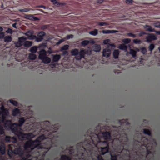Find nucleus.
I'll list each match as a JSON object with an SVG mask.
<instances>
[{"label": "nucleus", "instance_id": "63", "mask_svg": "<svg viewBox=\"0 0 160 160\" xmlns=\"http://www.w3.org/2000/svg\"><path fill=\"white\" fill-rule=\"evenodd\" d=\"M29 20L33 21H37L38 20H39V19H38V18L36 17H34L33 18H32L30 19Z\"/></svg>", "mask_w": 160, "mask_h": 160}, {"label": "nucleus", "instance_id": "9", "mask_svg": "<svg viewBox=\"0 0 160 160\" xmlns=\"http://www.w3.org/2000/svg\"><path fill=\"white\" fill-rule=\"evenodd\" d=\"M147 42H150L152 41L156 40L157 38L156 36L153 33H148L145 38Z\"/></svg>", "mask_w": 160, "mask_h": 160}, {"label": "nucleus", "instance_id": "62", "mask_svg": "<svg viewBox=\"0 0 160 160\" xmlns=\"http://www.w3.org/2000/svg\"><path fill=\"white\" fill-rule=\"evenodd\" d=\"M6 32L8 33L12 34V30L10 28H8V30H6Z\"/></svg>", "mask_w": 160, "mask_h": 160}, {"label": "nucleus", "instance_id": "5", "mask_svg": "<svg viewBox=\"0 0 160 160\" xmlns=\"http://www.w3.org/2000/svg\"><path fill=\"white\" fill-rule=\"evenodd\" d=\"M12 132L14 133L15 135L17 136L18 138L19 139L22 141L30 140L34 137V135L32 133H23L20 132L19 130Z\"/></svg>", "mask_w": 160, "mask_h": 160}, {"label": "nucleus", "instance_id": "37", "mask_svg": "<svg viewBox=\"0 0 160 160\" xmlns=\"http://www.w3.org/2000/svg\"><path fill=\"white\" fill-rule=\"evenodd\" d=\"M119 49L122 50H125L127 49V46L124 44H120L119 46Z\"/></svg>", "mask_w": 160, "mask_h": 160}, {"label": "nucleus", "instance_id": "58", "mask_svg": "<svg viewBox=\"0 0 160 160\" xmlns=\"http://www.w3.org/2000/svg\"><path fill=\"white\" fill-rule=\"evenodd\" d=\"M25 16H26V18L29 20L31 19L32 18L34 17L31 14L27 15H25Z\"/></svg>", "mask_w": 160, "mask_h": 160}, {"label": "nucleus", "instance_id": "10", "mask_svg": "<svg viewBox=\"0 0 160 160\" xmlns=\"http://www.w3.org/2000/svg\"><path fill=\"white\" fill-rule=\"evenodd\" d=\"M88 52V50L85 49H81L79 52V56L77 55L76 59L78 60H80L82 58H84L85 55Z\"/></svg>", "mask_w": 160, "mask_h": 160}, {"label": "nucleus", "instance_id": "20", "mask_svg": "<svg viewBox=\"0 0 160 160\" xmlns=\"http://www.w3.org/2000/svg\"><path fill=\"white\" fill-rule=\"evenodd\" d=\"M19 114H20V111L18 108H16L12 111V115L14 117L17 116Z\"/></svg>", "mask_w": 160, "mask_h": 160}, {"label": "nucleus", "instance_id": "12", "mask_svg": "<svg viewBox=\"0 0 160 160\" xmlns=\"http://www.w3.org/2000/svg\"><path fill=\"white\" fill-rule=\"evenodd\" d=\"M110 54V49L109 48H106L103 49L102 56L103 57H108Z\"/></svg>", "mask_w": 160, "mask_h": 160}, {"label": "nucleus", "instance_id": "23", "mask_svg": "<svg viewBox=\"0 0 160 160\" xmlns=\"http://www.w3.org/2000/svg\"><path fill=\"white\" fill-rule=\"evenodd\" d=\"M16 155H18L20 157H22L24 156V153L22 148H18V153Z\"/></svg>", "mask_w": 160, "mask_h": 160}, {"label": "nucleus", "instance_id": "50", "mask_svg": "<svg viewBox=\"0 0 160 160\" xmlns=\"http://www.w3.org/2000/svg\"><path fill=\"white\" fill-rule=\"evenodd\" d=\"M14 106H17L18 105V102L14 100H10L9 101Z\"/></svg>", "mask_w": 160, "mask_h": 160}, {"label": "nucleus", "instance_id": "25", "mask_svg": "<svg viewBox=\"0 0 160 160\" xmlns=\"http://www.w3.org/2000/svg\"><path fill=\"white\" fill-rule=\"evenodd\" d=\"M3 38H4V41L5 42H11L12 40L11 37L10 36H6Z\"/></svg>", "mask_w": 160, "mask_h": 160}, {"label": "nucleus", "instance_id": "26", "mask_svg": "<svg viewBox=\"0 0 160 160\" xmlns=\"http://www.w3.org/2000/svg\"><path fill=\"white\" fill-rule=\"evenodd\" d=\"M32 43L30 41H27L24 42L23 46L25 47L29 48L31 46Z\"/></svg>", "mask_w": 160, "mask_h": 160}, {"label": "nucleus", "instance_id": "38", "mask_svg": "<svg viewBox=\"0 0 160 160\" xmlns=\"http://www.w3.org/2000/svg\"><path fill=\"white\" fill-rule=\"evenodd\" d=\"M27 38L24 37H22L19 38L18 39V42H23L25 41Z\"/></svg>", "mask_w": 160, "mask_h": 160}, {"label": "nucleus", "instance_id": "39", "mask_svg": "<svg viewBox=\"0 0 160 160\" xmlns=\"http://www.w3.org/2000/svg\"><path fill=\"white\" fill-rule=\"evenodd\" d=\"M122 42L125 44H128L131 42V39L130 38H125L122 39Z\"/></svg>", "mask_w": 160, "mask_h": 160}, {"label": "nucleus", "instance_id": "55", "mask_svg": "<svg viewBox=\"0 0 160 160\" xmlns=\"http://www.w3.org/2000/svg\"><path fill=\"white\" fill-rule=\"evenodd\" d=\"M110 42V40L109 39H106V40H103V44L105 45H107Z\"/></svg>", "mask_w": 160, "mask_h": 160}, {"label": "nucleus", "instance_id": "30", "mask_svg": "<svg viewBox=\"0 0 160 160\" xmlns=\"http://www.w3.org/2000/svg\"><path fill=\"white\" fill-rule=\"evenodd\" d=\"M37 47L36 46H35L32 47L30 48L29 51L32 53H34L37 52Z\"/></svg>", "mask_w": 160, "mask_h": 160}, {"label": "nucleus", "instance_id": "40", "mask_svg": "<svg viewBox=\"0 0 160 160\" xmlns=\"http://www.w3.org/2000/svg\"><path fill=\"white\" fill-rule=\"evenodd\" d=\"M45 35V33L43 31H41L37 34L38 37H43Z\"/></svg>", "mask_w": 160, "mask_h": 160}, {"label": "nucleus", "instance_id": "32", "mask_svg": "<svg viewBox=\"0 0 160 160\" xmlns=\"http://www.w3.org/2000/svg\"><path fill=\"white\" fill-rule=\"evenodd\" d=\"M143 133L150 137H151V133L150 131L148 129H144L143 130Z\"/></svg>", "mask_w": 160, "mask_h": 160}, {"label": "nucleus", "instance_id": "42", "mask_svg": "<svg viewBox=\"0 0 160 160\" xmlns=\"http://www.w3.org/2000/svg\"><path fill=\"white\" fill-rule=\"evenodd\" d=\"M98 25L100 27L106 26L108 25V24L106 22H99L98 23Z\"/></svg>", "mask_w": 160, "mask_h": 160}, {"label": "nucleus", "instance_id": "1", "mask_svg": "<svg viewBox=\"0 0 160 160\" xmlns=\"http://www.w3.org/2000/svg\"><path fill=\"white\" fill-rule=\"evenodd\" d=\"M43 124L46 125V127L44 128L45 129H43L41 127L39 132H43L41 131L42 129L44 130V133L37 138L33 141H28L25 142L23 146L25 150H27L28 149L32 150L37 148L43 151V155H44L50 149L53 145V133L56 132V131H51L46 129L50 124L48 121L43 122Z\"/></svg>", "mask_w": 160, "mask_h": 160}, {"label": "nucleus", "instance_id": "64", "mask_svg": "<svg viewBox=\"0 0 160 160\" xmlns=\"http://www.w3.org/2000/svg\"><path fill=\"white\" fill-rule=\"evenodd\" d=\"M147 34H148V33H147L146 32H141L139 34V37H142L143 35H147Z\"/></svg>", "mask_w": 160, "mask_h": 160}, {"label": "nucleus", "instance_id": "54", "mask_svg": "<svg viewBox=\"0 0 160 160\" xmlns=\"http://www.w3.org/2000/svg\"><path fill=\"white\" fill-rule=\"evenodd\" d=\"M74 36L72 34L68 35L66 36V39L67 40H69L70 38H73Z\"/></svg>", "mask_w": 160, "mask_h": 160}, {"label": "nucleus", "instance_id": "17", "mask_svg": "<svg viewBox=\"0 0 160 160\" xmlns=\"http://www.w3.org/2000/svg\"><path fill=\"white\" fill-rule=\"evenodd\" d=\"M144 28H145V29L146 31L149 32H153L156 31L154 29L152 28L151 26L149 25H145Z\"/></svg>", "mask_w": 160, "mask_h": 160}, {"label": "nucleus", "instance_id": "3", "mask_svg": "<svg viewBox=\"0 0 160 160\" xmlns=\"http://www.w3.org/2000/svg\"><path fill=\"white\" fill-rule=\"evenodd\" d=\"M88 139H86L84 142H81L76 144L77 152H78V151L79 149L81 150L82 156H83L84 155L83 152L85 150V149L83 147V145L85 144H86V145H90L91 144H92L97 147V144L102 143L104 141H107L108 142L109 140L111 138L110 133L107 131L104 132L102 133V138L105 140L102 141L100 140L99 139L98 134L94 132H89V131H88Z\"/></svg>", "mask_w": 160, "mask_h": 160}, {"label": "nucleus", "instance_id": "14", "mask_svg": "<svg viewBox=\"0 0 160 160\" xmlns=\"http://www.w3.org/2000/svg\"><path fill=\"white\" fill-rule=\"evenodd\" d=\"M0 153L2 155H4L5 153V145L3 143L0 144Z\"/></svg>", "mask_w": 160, "mask_h": 160}, {"label": "nucleus", "instance_id": "56", "mask_svg": "<svg viewBox=\"0 0 160 160\" xmlns=\"http://www.w3.org/2000/svg\"><path fill=\"white\" fill-rule=\"evenodd\" d=\"M25 35L27 36V37H29L33 35H32V32L29 31L28 32L25 33Z\"/></svg>", "mask_w": 160, "mask_h": 160}, {"label": "nucleus", "instance_id": "31", "mask_svg": "<svg viewBox=\"0 0 160 160\" xmlns=\"http://www.w3.org/2000/svg\"><path fill=\"white\" fill-rule=\"evenodd\" d=\"M130 54L132 56V57L135 58L136 56V52L132 49H130Z\"/></svg>", "mask_w": 160, "mask_h": 160}, {"label": "nucleus", "instance_id": "43", "mask_svg": "<svg viewBox=\"0 0 160 160\" xmlns=\"http://www.w3.org/2000/svg\"><path fill=\"white\" fill-rule=\"evenodd\" d=\"M127 36L131 38H134L136 37V35L132 32L128 33L127 34Z\"/></svg>", "mask_w": 160, "mask_h": 160}, {"label": "nucleus", "instance_id": "19", "mask_svg": "<svg viewBox=\"0 0 160 160\" xmlns=\"http://www.w3.org/2000/svg\"><path fill=\"white\" fill-rule=\"evenodd\" d=\"M117 32V31L115 30H106L102 31V33L103 34H113Z\"/></svg>", "mask_w": 160, "mask_h": 160}, {"label": "nucleus", "instance_id": "18", "mask_svg": "<svg viewBox=\"0 0 160 160\" xmlns=\"http://www.w3.org/2000/svg\"><path fill=\"white\" fill-rule=\"evenodd\" d=\"M25 121V120L24 117L20 118H19V121H18V123H17L18 126L19 127H22V125L24 123Z\"/></svg>", "mask_w": 160, "mask_h": 160}, {"label": "nucleus", "instance_id": "34", "mask_svg": "<svg viewBox=\"0 0 160 160\" xmlns=\"http://www.w3.org/2000/svg\"><path fill=\"white\" fill-rule=\"evenodd\" d=\"M12 137L8 136H6L5 137H4V141H5L6 142H10L11 139H12Z\"/></svg>", "mask_w": 160, "mask_h": 160}, {"label": "nucleus", "instance_id": "8", "mask_svg": "<svg viewBox=\"0 0 160 160\" xmlns=\"http://www.w3.org/2000/svg\"><path fill=\"white\" fill-rule=\"evenodd\" d=\"M101 143L105 146L104 147L101 148V154L103 155L108 152L109 142L106 141Z\"/></svg>", "mask_w": 160, "mask_h": 160}, {"label": "nucleus", "instance_id": "22", "mask_svg": "<svg viewBox=\"0 0 160 160\" xmlns=\"http://www.w3.org/2000/svg\"><path fill=\"white\" fill-rule=\"evenodd\" d=\"M93 51L96 52H99L100 50V46L98 44H95L93 47Z\"/></svg>", "mask_w": 160, "mask_h": 160}, {"label": "nucleus", "instance_id": "29", "mask_svg": "<svg viewBox=\"0 0 160 160\" xmlns=\"http://www.w3.org/2000/svg\"><path fill=\"white\" fill-rule=\"evenodd\" d=\"M60 160H71L70 157L66 155H62Z\"/></svg>", "mask_w": 160, "mask_h": 160}, {"label": "nucleus", "instance_id": "57", "mask_svg": "<svg viewBox=\"0 0 160 160\" xmlns=\"http://www.w3.org/2000/svg\"><path fill=\"white\" fill-rule=\"evenodd\" d=\"M28 39L29 40H33L36 38L38 37L34 35H33L30 36H28Z\"/></svg>", "mask_w": 160, "mask_h": 160}, {"label": "nucleus", "instance_id": "7", "mask_svg": "<svg viewBox=\"0 0 160 160\" xmlns=\"http://www.w3.org/2000/svg\"><path fill=\"white\" fill-rule=\"evenodd\" d=\"M81 157L83 158V159L84 160H103L102 157L100 155H97L94 157L90 155V157L88 159L87 157H84L83 156ZM111 160H116V157L115 156H111Z\"/></svg>", "mask_w": 160, "mask_h": 160}, {"label": "nucleus", "instance_id": "16", "mask_svg": "<svg viewBox=\"0 0 160 160\" xmlns=\"http://www.w3.org/2000/svg\"><path fill=\"white\" fill-rule=\"evenodd\" d=\"M39 59L42 60L44 64H48L51 62V59L49 57L39 58Z\"/></svg>", "mask_w": 160, "mask_h": 160}, {"label": "nucleus", "instance_id": "59", "mask_svg": "<svg viewBox=\"0 0 160 160\" xmlns=\"http://www.w3.org/2000/svg\"><path fill=\"white\" fill-rule=\"evenodd\" d=\"M154 26L155 27L158 28H160V23L157 22L154 23Z\"/></svg>", "mask_w": 160, "mask_h": 160}, {"label": "nucleus", "instance_id": "53", "mask_svg": "<svg viewBox=\"0 0 160 160\" xmlns=\"http://www.w3.org/2000/svg\"><path fill=\"white\" fill-rule=\"evenodd\" d=\"M36 41L38 42H40L42 41L43 40V37H38L36 38L35 39Z\"/></svg>", "mask_w": 160, "mask_h": 160}, {"label": "nucleus", "instance_id": "35", "mask_svg": "<svg viewBox=\"0 0 160 160\" xmlns=\"http://www.w3.org/2000/svg\"><path fill=\"white\" fill-rule=\"evenodd\" d=\"M51 2H52L55 6L57 7H59L60 5V3L57 2L56 0H51Z\"/></svg>", "mask_w": 160, "mask_h": 160}, {"label": "nucleus", "instance_id": "45", "mask_svg": "<svg viewBox=\"0 0 160 160\" xmlns=\"http://www.w3.org/2000/svg\"><path fill=\"white\" fill-rule=\"evenodd\" d=\"M133 43L136 44H140L142 43V41L138 40L137 39H135L133 40Z\"/></svg>", "mask_w": 160, "mask_h": 160}, {"label": "nucleus", "instance_id": "48", "mask_svg": "<svg viewBox=\"0 0 160 160\" xmlns=\"http://www.w3.org/2000/svg\"><path fill=\"white\" fill-rule=\"evenodd\" d=\"M1 122H4V121H6V116H7V115H1Z\"/></svg>", "mask_w": 160, "mask_h": 160}, {"label": "nucleus", "instance_id": "2", "mask_svg": "<svg viewBox=\"0 0 160 160\" xmlns=\"http://www.w3.org/2000/svg\"><path fill=\"white\" fill-rule=\"evenodd\" d=\"M137 142L145 147L146 150H144L140 153V155L137 154L135 160H154V152L153 150L154 145H156L155 140L150 137L149 139L144 137H141L140 141Z\"/></svg>", "mask_w": 160, "mask_h": 160}, {"label": "nucleus", "instance_id": "4", "mask_svg": "<svg viewBox=\"0 0 160 160\" xmlns=\"http://www.w3.org/2000/svg\"><path fill=\"white\" fill-rule=\"evenodd\" d=\"M114 137L116 138L119 142L121 143V149L122 151H126V152H128V151L127 150L123 149V147H124V144H127L128 140L127 137V134L124 132L123 130H122V133L120 132L119 131L117 132V133L114 134Z\"/></svg>", "mask_w": 160, "mask_h": 160}, {"label": "nucleus", "instance_id": "33", "mask_svg": "<svg viewBox=\"0 0 160 160\" xmlns=\"http://www.w3.org/2000/svg\"><path fill=\"white\" fill-rule=\"evenodd\" d=\"M89 34L93 36H96L98 34V30L95 29L93 30L90 31L89 32Z\"/></svg>", "mask_w": 160, "mask_h": 160}, {"label": "nucleus", "instance_id": "49", "mask_svg": "<svg viewBox=\"0 0 160 160\" xmlns=\"http://www.w3.org/2000/svg\"><path fill=\"white\" fill-rule=\"evenodd\" d=\"M8 115V111L5 109H3V110H2V114H1V115Z\"/></svg>", "mask_w": 160, "mask_h": 160}, {"label": "nucleus", "instance_id": "47", "mask_svg": "<svg viewBox=\"0 0 160 160\" xmlns=\"http://www.w3.org/2000/svg\"><path fill=\"white\" fill-rule=\"evenodd\" d=\"M141 52L143 54H145L147 52V50H146V48L145 47H142L141 48Z\"/></svg>", "mask_w": 160, "mask_h": 160}, {"label": "nucleus", "instance_id": "61", "mask_svg": "<svg viewBox=\"0 0 160 160\" xmlns=\"http://www.w3.org/2000/svg\"><path fill=\"white\" fill-rule=\"evenodd\" d=\"M22 45V42H17L16 43V46L18 47H20Z\"/></svg>", "mask_w": 160, "mask_h": 160}, {"label": "nucleus", "instance_id": "27", "mask_svg": "<svg viewBox=\"0 0 160 160\" xmlns=\"http://www.w3.org/2000/svg\"><path fill=\"white\" fill-rule=\"evenodd\" d=\"M36 58H37V56L34 53H30L29 54L28 58L31 60H34L36 59Z\"/></svg>", "mask_w": 160, "mask_h": 160}, {"label": "nucleus", "instance_id": "52", "mask_svg": "<svg viewBox=\"0 0 160 160\" xmlns=\"http://www.w3.org/2000/svg\"><path fill=\"white\" fill-rule=\"evenodd\" d=\"M4 133L3 128L1 125L0 124V135H2Z\"/></svg>", "mask_w": 160, "mask_h": 160}, {"label": "nucleus", "instance_id": "46", "mask_svg": "<svg viewBox=\"0 0 160 160\" xmlns=\"http://www.w3.org/2000/svg\"><path fill=\"white\" fill-rule=\"evenodd\" d=\"M69 48V46L68 45H64V46H63L61 48V51L66 50H68V48Z\"/></svg>", "mask_w": 160, "mask_h": 160}, {"label": "nucleus", "instance_id": "41", "mask_svg": "<svg viewBox=\"0 0 160 160\" xmlns=\"http://www.w3.org/2000/svg\"><path fill=\"white\" fill-rule=\"evenodd\" d=\"M154 48H155V45L153 44H150L148 47V50L150 52H152Z\"/></svg>", "mask_w": 160, "mask_h": 160}, {"label": "nucleus", "instance_id": "21", "mask_svg": "<svg viewBox=\"0 0 160 160\" xmlns=\"http://www.w3.org/2000/svg\"><path fill=\"white\" fill-rule=\"evenodd\" d=\"M79 52L78 49H74L71 51V55L73 56H76L78 55Z\"/></svg>", "mask_w": 160, "mask_h": 160}, {"label": "nucleus", "instance_id": "44", "mask_svg": "<svg viewBox=\"0 0 160 160\" xmlns=\"http://www.w3.org/2000/svg\"><path fill=\"white\" fill-rule=\"evenodd\" d=\"M8 155L9 157L12 158L13 155H15L13 152H12V149H10L8 151Z\"/></svg>", "mask_w": 160, "mask_h": 160}, {"label": "nucleus", "instance_id": "36", "mask_svg": "<svg viewBox=\"0 0 160 160\" xmlns=\"http://www.w3.org/2000/svg\"><path fill=\"white\" fill-rule=\"evenodd\" d=\"M68 150L69 151V153H70V154H72L75 152V150L74 149V147H73V146H70V147H69L68 148Z\"/></svg>", "mask_w": 160, "mask_h": 160}, {"label": "nucleus", "instance_id": "28", "mask_svg": "<svg viewBox=\"0 0 160 160\" xmlns=\"http://www.w3.org/2000/svg\"><path fill=\"white\" fill-rule=\"evenodd\" d=\"M90 43L89 41L88 40H84L81 42V45L83 47H85Z\"/></svg>", "mask_w": 160, "mask_h": 160}, {"label": "nucleus", "instance_id": "13", "mask_svg": "<svg viewBox=\"0 0 160 160\" xmlns=\"http://www.w3.org/2000/svg\"><path fill=\"white\" fill-rule=\"evenodd\" d=\"M39 58H48L46 56V52L44 49H42L40 51L39 53Z\"/></svg>", "mask_w": 160, "mask_h": 160}, {"label": "nucleus", "instance_id": "60", "mask_svg": "<svg viewBox=\"0 0 160 160\" xmlns=\"http://www.w3.org/2000/svg\"><path fill=\"white\" fill-rule=\"evenodd\" d=\"M17 142V139L15 137H12L11 139V142L15 143Z\"/></svg>", "mask_w": 160, "mask_h": 160}, {"label": "nucleus", "instance_id": "15", "mask_svg": "<svg viewBox=\"0 0 160 160\" xmlns=\"http://www.w3.org/2000/svg\"><path fill=\"white\" fill-rule=\"evenodd\" d=\"M52 60L54 62H58L60 58V56L59 54L52 55Z\"/></svg>", "mask_w": 160, "mask_h": 160}, {"label": "nucleus", "instance_id": "24", "mask_svg": "<svg viewBox=\"0 0 160 160\" xmlns=\"http://www.w3.org/2000/svg\"><path fill=\"white\" fill-rule=\"evenodd\" d=\"M118 55H119V51L118 49H115L114 50L113 56L115 59H117L118 58Z\"/></svg>", "mask_w": 160, "mask_h": 160}, {"label": "nucleus", "instance_id": "11", "mask_svg": "<svg viewBox=\"0 0 160 160\" xmlns=\"http://www.w3.org/2000/svg\"><path fill=\"white\" fill-rule=\"evenodd\" d=\"M127 144H124V149H125L128 150V152H126V151H122V150H121V143L120 144V146L119 145V146H118V147H117V148H119V151H118V152L120 153L121 154L122 153H123L124 152H125V153H124V155H125V156H128V153H129L128 150L127 148V149L125 148H127V147H125V146Z\"/></svg>", "mask_w": 160, "mask_h": 160}, {"label": "nucleus", "instance_id": "6", "mask_svg": "<svg viewBox=\"0 0 160 160\" xmlns=\"http://www.w3.org/2000/svg\"><path fill=\"white\" fill-rule=\"evenodd\" d=\"M4 127L8 130H11L12 132H15L18 130V127L17 123H12L11 121L10 120L4 121Z\"/></svg>", "mask_w": 160, "mask_h": 160}, {"label": "nucleus", "instance_id": "51", "mask_svg": "<svg viewBox=\"0 0 160 160\" xmlns=\"http://www.w3.org/2000/svg\"><path fill=\"white\" fill-rule=\"evenodd\" d=\"M29 11V9L28 8H24L19 9V11L22 12H25Z\"/></svg>", "mask_w": 160, "mask_h": 160}]
</instances>
